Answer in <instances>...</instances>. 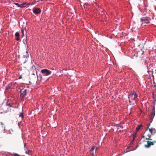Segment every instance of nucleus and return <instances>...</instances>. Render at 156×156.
I'll use <instances>...</instances> for the list:
<instances>
[{"label": "nucleus", "instance_id": "obj_18", "mask_svg": "<svg viewBox=\"0 0 156 156\" xmlns=\"http://www.w3.org/2000/svg\"><path fill=\"white\" fill-rule=\"evenodd\" d=\"M129 103H130V105H134V103H133L129 99Z\"/></svg>", "mask_w": 156, "mask_h": 156}, {"label": "nucleus", "instance_id": "obj_16", "mask_svg": "<svg viewBox=\"0 0 156 156\" xmlns=\"http://www.w3.org/2000/svg\"><path fill=\"white\" fill-rule=\"evenodd\" d=\"M15 36L17 37H19L20 36V34L18 32H17L15 33Z\"/></svg>", "mask_w": 156, "mask_h": 156}, {"label": "nucleus", "instance_id": "obj_25", "mask_svg": "<svg viewBox=\"0 0 156 156\" xmlns=\"http://www.w3.org/2000/svg\"><path fill=\"white\" fill-rule=\"evenodd\" d=\"M16 39L17 41H19L20 40V38L19 37H17L16 38Z\"/></svg>", "mask_w": 156, "mask_h": 156}, {"label": "nucleus", "instance_id": "obj_19", "mask_svg": "<svg viewBox=\"0 0 156 156\" xmlns=\"http://www.w3.org/2000/svg\"><path fill=\"white\" fill-rule=\"evenodd\" d=\"M21 32L23 34V36L24 34V31L23 29L22 28L21 29Z\"/></svg>", "mask_w": 156, "mask_h": 156}, {"label": "nucleus", "instance_id": "obj_11", "mask_svg": "<svg viewBox=\"0 0 156 156\" xmlns=\"http://www.w3.org/2000/svg\"><path fill=\"white\" fill-rule=\"evenodd\" d=\"M23 56L24 58H27L29 57V54H28V52L27 51L24 53L23 54Z\"/></svg>", "mask_w": 156, "mask_h": 156}, {"label": "nucleus", "instance_id": "obj_17", "mask_svg": "<svg viewBox=\"0 0 156 156\" xmlns=\"http://www.w3.org/2000/svg\"><path fill=\"white\" fill-rule=\"evenodd\" d=\"M11 87V86L9 85H8L7 86H6V90H8L9 89H10Z\"/></svg>", "mask_w": 156, "mask_h": 156}, {"label": "nucleus", "instance_id": "obj_34", "mask_svg": "<svg viewBox=\"0 0 156 156\" xmlns=\"http://www.w3.org/2000/svg\"><path fill=\"white\" fill-rule=\"evenodd\" d=\"M147 72H149V71L148 70H147Z\"/></svg>", "mask_w": 156, "mask_h": 156}, {"label": "nucleus", "instance_id": "obj_6", "mask_svg": "<svg viewBox=\"0 0 156 156\" xmlns=\"http://www.w3.org/2000/svg\"><path fill=\"white\" fill-rule=\"evenodd\" d=\"M156 143V141H154L153 142H151L150 141H147V145H145V147L147 148L153 145H154V144Z\"/></svg>", "mask_w": 156, "mask_h": 156}, {"label": "nucleus", "instance_id": "obj_4", "mask_svg": "<svg viewBox=\"0 0 156 156\" xmlns=\"http://www.w3.org/2000/svg\"><path fill=\"white\" fill-rule=\"evenodd\" d=\"M41 72L44 76H47L51 73V71L46 69H44L41 70Z\"/></svg>", "mask_w": 156, "mask_h": 156}, {"label": "nucleus", "instance_id": "obj_28", "mask_svg": "<svg viewBox=\"0 0 156 156\" xmlns=\"http://www.w3.org/2000/svg\"><path fill=\"white\" fill-rule=\"evenodd\" d=\"M22 78V76L21 75L19 77V79H20Z\"/></svg>", "mask_w": 156, "mask_h": 156}, {"label": "nucleus", "instance_id": "obj_12", "mask_svg": "<svg viewBox=\"0 0 156 156\" xmlns=\"http://www.w3.org/2000/svg\"><path fill=\"white\" fill-rule=\"evenodd\" d=\"M4 135V132H0V138H2Z\"/></svg>", "mask_w": 156, "mask_h": 156}, {"label": "nucleus", "instance_id": "obj_8", "mask_svg": "<svg viewBox=\"0 0 156 156\" xmlns=\"http://www.w3.org/2000/svg\"><path fill=\"white\" fill-rule=\"evenodd\" d=\"M14 4L17 6L18 7H20L22 8L26 6V5H28V4H27L26 3H23L22 4L20 5H19L18 3H14Z\"/></svg>", "mask_w": 156, "mask_h": 156}, {"label": "nucleus", "instance_id": "obj_14", "mask_svg": "<svg viewBox=\"0 0 156 156\" xmlns=\"http://www.w3.org/2000/svg\"><path fill=\"white\" fill-rule=\"evenodd\" d=\"M19 116L20 117H21L22 119L23 118L24 116H23V113H20V115H19Z\"/></svg>", "mask_w": 156, "mask_h": 156}, {"label": "nucleus", "instance_id": "obj_5", "mask_svg": "<svg viewBox=\"0 0 156 156\" xmlns=\"http://www.w3.org/2000/svg\"><path fill=\"white\" fill-rule=\"evenodd\" d=\"M155 108L154 106H153L152 111L150 115L149 116L150 119L152 120L155 115Z\"/></svg>", "mask_w": 156, "mask_h": 156}, {"label": "nucleus", "instance_id": "obj_33", "mask_svg": "<svg viewBox=\"0 0 156 156\" xmlns=\"http://www.w3.org/2000/svg\"><path fill=\"white\" fill-rule=\"evenodd\" d=\"M24 147H25V145L24 144Z\"/></svg>", "mask_w": 156, "mask_h": 156}, {"label": "nucleus", "instance_id": "obj_22", "mask_svg": "<svg viewBox=\"0 0 156 156\" xmlns=\"http://www.w3.org/2000/svg\"><path fill=\"white\" fill-rule=\"evenodd\" d=\"M136 133L133 135V138H135L136 137Z\"/></svg>", "mask_w": 156, "mask_h": 156}, {"label": "nucleus", "instance_id": "obj_7", "mask_svg": "<svg viewBox=\"0 0 156 156\" xmlns=\"http://www.w3.org/2000/svg\"><path fill=\"white\" fill-rule=\"evenodd\" d=\"M33 12L35 14H40L41 12V10L39 8H34Z\"/></svg>", "mask_w": 156, "mask_h": 156}, {"label": "nucleus", "instance_id": "obj_29", "mask_svg": "<svg viewBox=\"0 0 156 156\" xmlns=\"http://www.w3.org/2000/svg\"><path fill=\"white\" fill-rule=\"evenodd\" d=\"M7 110H8V111H9L10 110H11V109L10 108H7Z\"/></svg>", "mask_w": 156, "mask_h": 156}, {"label": "nucleus", "instance_id": "obj_21", "mask_svg": "<svg viewBox=\"0 0 156 156\" xmlns=\"http://www.w3.org/2000/svg\"><path fill=\"white\" fill-rule=\"evenodd\" d=\"M0 123L1 124L2 126V127H5V126H4V124L3 123H2V122H0Z\"/></svg>", "mask_w": 156, "mask_h": 156}, {"label": "nucleus", "instance_id": "obj_24", "mask_svg": "<svg viewBox=\"0 0 156 156\" xmlns=\"http://www.w3.org/2000/svg\"><path fill=\"white\" fill-rule=\"evenodd\" d=\"M14 156H20V155L17 154H13Z\"/></svg>", "mask_w": 156, "mask_h": 156}, {"label": "nucleus", "instance_id": "obj_20", "mask_svg": "<svg viewBox=\"0 0 156 156\" xmlns=\"http://www.w3.org/2000/svg\"><path fill=\"white\" fill-rule=\"evenodd\" d=\"M153 82H154V87H155V88L156 89V82L155 83L154 82V78L153 79Z\"/></svg>", "mask_w": 156, "mask_h": 156}, {"label": "nucleus", "instance_id": "obj_9", "mask_svg": "<svg viewBox=\"0 0 156 156\" xmlns=\"http://www.w3.org/2000/svg\"><path fill=\"white\" fill-rule=\"evenodd\" d=\"M149 133L151 135L154 134L155 133V129L154 128H151L149 129Z\"/></svg>", "mask_w": 156, "mask_h": 156}, {"label": "nucleus", "instance_id": "obj_23", "mask_svg": "<svg viewBox=\"0 0 156 156\" xmlns=\"http://www.w3.org/2000/svg\"><path fill=\"white\" fill-rule=\"evenodd\" d=\"M143 50H144V48L141 49V50L142 51V52L141 53V54H143L144 52V51H143Z\"/></svg>", "mask_w": 156, "mask_h": 156}, {"label": "nucleus", "instance_id": "obj_35", "mask_svg": "<svg viewBox=\"0 0 156 156\" xmlns=\"http://www.w3.org/2000/svg\"><path fill=\"white\" fill-rule=\"evenodd\" d=\"M26 153H27V151H26Z\"/></svg>", "mask_w": 156, "mask_h": 156}, {"label": "nucleus", "instance_id": "obj_31", "mask_svg": "<svg viewBox=\"0 0 156 156\" xmlns=\"http://www.w3.org/2000/svg\"><path fill=\"white\" fill-rule=\"evenodd\" d=\"M95 4L97 6V4L96 3H95Z\"/></svg>", "mask_w": 156, "mask_h": 156}, {"label": "nucleus", "instance_id": "obj_10", "mask_svg": "<svg viewBox=\"0 0 156 156\" xmlns=\"http://www.w3.org/2000/svg\"><path fill=\"white\" fill-rule=\"evenodd\" d=\"M137 95L135 93H133L131 96V99L135 100V99L137 97Z\"/></svg>", "mask_w": 156, "mask_h": 156}, {"label": "nucleus", "instance_id": "obj_1", "mask_svg": "<svg viewBox=\"0 0 156 156\" xmlns=\"http://www.w3.org/2000/svg\"><path fill=\"white\" fill-rule=\"evenodd\" d=\"M147 129L146 131L144 133L143 136V138H145V139L147 140H151L152 139H151V134H150L149 132L147 131Z\"/></svg>", "mask_w": 156, "mask_h": 156}, {"label": "nucleus", "instance_id": "obj_30", "mask_svg": "<svg viewBox=\"0 0 156 156\" xmlns=\"http://www.w3.org/2000/svg\"><path fill=\"white\" fill-rule=\"evenodd\" d=\"M134 140H135V138H133V139L132 140V141H133H133Z\"/></svg>", "mask_w": 156, "mask_h": 156}, {"label": "nucleus", "instance_id": "obj_27", "mask_svg": "<svg viewBox=\"0 0 156 156\" xmlns=\"http://www.w3.org/2000/svg\"><path fill=\"white\" fill-rule=\"evenodd\" d=\"M133 141H131L130 143V144L131 145H132L133 144Z\"/></svg>", "mask_w": 156, "mask_h": 156}, {"label": "nucleus", "instance_id": "obj_15", "mask_svg": "<svg viewBox=\"0 0 156 156\" xmlns=\"http://www.w3.org/2000/svg\"><path fill=\"white\" fill-rule=\"evenodd\" d=\"M23 42L25 44H26L27 43V39H23Z\"/></svg>", "mask_w": 156, "mask_h": 156}, {"label": "nucleus", "instance_id": "obj_2", "mask_svg": "<svg viewBox=\"0 0 156 156\" xmlns=\"http://www.w3.org/2000/svg\"><path fill=\"white\" fill-rule=\"evenodd\" d=\"M141 21L142 22V24L143 23H149L151 20V19L147 17H142L140 19Z\"/></svg>", "mask_w": 156, "mask_h": 156}, {"label": "nucleus", "instance_id": "obj_13", "mask_svg": "<svg viewBox=\"0 0 156 156\" xmlns=\"http://www.w3.org/2000/svg\"><path fill=\"white\" fill-rule=\"evenodd\" d=\"M142 126L141 125H140L138 127L136 128L137 131H138L140 129V128Z\"/></svg>", "mask_w": 156, "mask_h": 156}, {"label": "nucleus", "instance_id": "obj_32", "mask_svg": "<svg viewBox=\"0 0 156 156\" xmlns=\"http://www.w3.org/2000/svg\"><path fill=\"white\" fill-rule=\"evenodd\" d=\"M155 73L156 74V69L155 70Z\"/></svg>", "mask_w": 156, "mask_h": 156}, {"label": "nucleus", "instance_id": "obj_3", "mask_svg": "<svg viewBox=\"0 0 156 156\" xmlns=\"http://www.w3.org/2000/svg\"><path fill=\"white\" fill-rule=\"evenodd\" d=\"M28 90L26 89H22L21 90L20 93V96L23 98L24 97L27 95Z\"/></svg>", "mask_w": 156, "mask_h": 156}, {"label": "nucleus", "instance_id": "obj_26", "mask_svg": "<svg viewBox=\"0 0 156 156\" xmlns=\"http://www.w3.org/2000/svg\"><path fill=\"white\" fill-rule=\"evenodd\" d=\"M94 147H92V148L90 150V151H93L94 150Z\"/></svg>", "mask_w": 156, "mask_h": 156}]
</instances>
